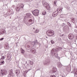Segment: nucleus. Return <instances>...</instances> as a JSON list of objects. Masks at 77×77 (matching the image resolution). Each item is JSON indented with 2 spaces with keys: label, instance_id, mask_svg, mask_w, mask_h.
I'll return each instance as SVG.
<instances>
[{
  "label": "nucleus",
  "instance_id": "obj_1",
  "mask_svg": "<svg viewBox=\"0 0 77 77\" xmlns=\"http://www.w3.org/2000/svg\"><path fill=\"white\" fill-rule=\"evenodd\" d=\"M43 6L45 7L47 10L48 11H50L51 10V8L50 6V5L47 2H45L43 4Z\"/></svg>",
  "mask_w": 77,
  "mask_h": 77
},
{
  "label": "nucleus",
  "instance_id": "obj_2",
  "mask_svg": "<svg viewBox=\"0 0 77 77\" xmlns=\"http://www.w3.org/2000/svg\"><path fill=\"white\" fill-rule=\"evenodd\" d=\"M46 33L47 35L49 36H51L54 35V32L50 30H48L46 32Z\"/></svg>",
  "mask_w": 77,
  "mask_h": 77
},
{
  "label": "nucleus",
  "instance_id": "obj_3",
  "mask_svg": "<svg viewBox=\"0 0 77 77\" xmlns=\"http://www.w3.org/2000/svg\"><path fill=\"white\" fill-rule=\"evenodd\" d=\"M32 14L34 15L35 16H38L39 14V10L37 9H35L32 12Z\"/></svg>",
  "mask_w": 77,
  "mask_h": 77
},
{
  "label": "nucleus",
  "instance_id": "obj_4",
  "mask_svg": "<svg viewBox=\"0 0 77 77\" xmlns=\"http://www.w3.org/2000/svg\"><path fill=\"white\" fill-rule=\"evenodd\" d=\"M1 74L2 75H6L7 74V71L6 70L1 69Z\"/></svg>",
  "mask_w": 77,
  "mask_h": 77
},
{
  "label": "nucleus",
  "instance_id": "obj_5",
  "mask_svg": "<svg viewBox=\"0 0 77 77\" xmlns=\"http://www.w3.org/2000/svg\"><path fill=\"white\" fill-rule=\"evenodd\" d=\"M68 38L69 39H72L74 38V35L72 34H70L69 35Z\"/></svg>",
  "mask_w": 77,
  "mask_h": 77
},
{
  "label": "nucleus",
  "instance_id": "obj_6",
  "mask_svg": "<svg viewBox=\"0 0 77 77\" xmlns=\"http://www.w3.org/2000/svg\"><path fill=\"white\" fill-rule=\"evenodd\" d=\"M20 71L19 69H17L16 71V74L17 76L19 74H20Z\"/></svg>",
  "mask_w": 77,
  "mask_h": 77
},
{
  "label": "nucleus",
  "instance_id": "obj_7",
  "mask_svg": "<svg viewBox=\"0 0 77 77\" xmlns=\"http://www.w3.org/2000/svg\"><path fill=\"white\" fill-rule=\"evenodd\" d=\"M57 14L56 13V12H54L52 14V16H53V17H55L57 16Z\"/></svg>",
  "mask_w": 77,
  "mask_h": 77
},
{
  "label": "nucleus",
  "instance_id": "obj_8",
  "mask_svg": "<svg viewBox=\"0 0 77 77\" xmlns=\"http://www.w3.org/2000/svg\"><path fill=\"white\" fill-rule=\"evenodd\" d=\"M4 64H5V61H2L0 62V65H3Z\"/></svg>",
  "mask_w": 77,
  "mask_h": 77
},
{
  "label": "nucleus",
  "instance_id": "obj_9",
  "mask_svg": "<svg viewBox=\"0 0 77 77\" xmlns=\"http://www.w3.org/2000/svg\"><path fill=\"white\" fill-rule=\"evenodd\" d=\"M56 71H57V69L55 68H53V72H56Z\"/></svg>",
  "mask_w": 77,
  "mask_h": 77
},
{
  "label": "nucleus",
  "instance_id": "obj_10",
  "mask_svg": "<svg viewBox=\"0 0 77 77\" xmlns=\"http://www.w3.org/2000/svg\"><path fill=\"white\" fill-rule=\"evenodd\" d=\"M16 9V11H20V8L19 7H17Z\"/></svg>",
  "mask_w": 77,
  "mask_h": 77
},
{
  "label": "nucleus",
  "instance_id": "obj_11",
  "mask_svg": "<svg viewBox=\"0 0 77 77\" xmlns=\"http://www.w3.org/2000/svg\"><path fill=\"white\" fill-rule=\"evenodd\" d=\"M10 75L11 76H12L13 77V74H14V73L12 72H10L9 73Z\"/></svg>",
  "mask_w": 77,
  "mask_h": 77
},
{
  "label": "nucleus",
  "instance_id": "obj_12",
  "mask_svg": "<svg viewBox=\"0 0 77 77\" xmlns=\"http://www.w3.org/2000/svg\"><path fill=\"white\" fill-rule=\"evenodd\" d=\"M23 4H20V5L19 8H23Z\"/></svg>",
  "mask_w": 77,
  "mask_h": 77
},
{
  "label": "nucleus",
  "instance_id": "obj_13",
  "mask_svg": "<svg viewBox=\"0 0 77 77\" xmlns=\"http://www.w3.org/2000/svg\"><path fill=\"white\" fill-rule=\"evenodd\" d=\"M42 15H45L46 14V11H45L42 12Z\"/></svg>",
  "mask_w": 77,
  "mask_h": 77
},
{
  "label": "nucleus",
  "instance_id": "obj_14",
  "mask_svg": "<svg viewBox=\"0 0 77 77\" xmlns=\"http://www.w3.org/2000/svg\"><path fill=\"white\" fill-rule=\"evenodd\" d=\"M5 57L4 56H2V58L0 59V60H3L4 59H5Z\"/></svg>",
  "mask_w": 77,
  "mask_h": 77
},
{
  "label": "nucleus",
  "instance_id": "obj_15",
  "mask_svg": "<svg viewBox=\"0 0 77 77\" xmlns=\"http://www.w3.org/2000/svg\"><path fill=\"white\" fill-rule=\"evenodd\" d=\"M38 32H39V30H38V29H36L34 32V33H38Z\"/></svg>",
  "mask_w": 77,
  "mask_h": 77
},
{
  "label": "nucleus",
  "instance_id": "obj_16",
  "mask_svg": "<svg viewBox=\"0 0 77 77\" xmlns=\"http://www.w3.org/2000/svg\"><path fill=\"white\" fill-rule=\"evenodd\" d=\"M24 50L22 49V51H21V53H22V54H24Z\"/></svg>",
  "mask_w": 77,
  "mask_h": 77
},
{
  "label": "nucleus",
  "instance_id": "obj_17",
  "mask_svg": "<svg viewBox=\"0 0 77 77\" xmlns=\"http://www.w3.org/2000/svg\"><path fill=\"white\" fill-rule=\"evenodd\" d=\"M30 63L31 65H33V62L32 61H31L30 62Z\"/></svg>",
  "mask_w": 77,
  "mask_h": 77
},
{
  "label": "nucleus",
  "instance_id": "obj_18",
  "mask_svg": "<svg viewBox=\"0 0 77 77\" xmlns=\"http://www.w3.org/2000/svg\"><path fill=\"white\" fill-rule=\"evenodd\" d=\"M51 44H54V41L53 40H52L51 41Z\"/></svg>",
  "mask_w": 77,
  "mask_h": 77
},
{
  "label": "nucleus",
  "instance_id": "obj_19",
  "mask_svg": "<svg viewBox=\"0 0 77 77\" xmlns=\"http://www.w3.org/2000/svg\"><path fill=\"white\" fill-rule=\"evenodd\" d=\"M32 52H34V51H35V49H33V50H32Z\"/></svg>",
  "mask_w": 77,
  "mask_h": 77
},
{
  "label": "nucleus",
  "instance_id": "obj_20",
  "mask_svg": "<svg viewBox=\"0 0 77 77\" xmlns=\"http://www.w3.org/2000/svg\"><path fill=\"white\" fill-rule=\"evenodd\" d=\"M54 5H56V6H57V5H56V2L54 1Z\"/></svg>",
  "mask_w": 77,
  "mask_h": 77
},
{
  "label": "nucleus",
  "instance_id": "obj_21",
  "mask_svg": "<svg viewBox=\"0 0 77 77\" xmlns=\"http://www.w3.org/2000/svg\"><path fill=\"white\" fill-rule=\"evenodd\" d=\"M75 74H77V70H75Z\"/></svg>",
  "mask_w": 77,
  "mask_h": 77
},
{
  "label": "nucleus",
  "instance_id": "obj_22",
  "mask_svg": "<svg viewBox=\"0 0 77 77\" xmlns=\"http://www.w3.org/2000/svg\"><path fill=\"white\" fill-rule=\"evenodd\" d=\"M29 22H32V19H30L29 20Z\"/></svg>",
  "mask_w": 77,
  "mask_h": 77
},
{
  "label": "nucleus",
  "instance_id": "obj_23",
  "mask_svg": "<svg viewBox=\"0 0 77 77\" xmlns=\"http://www.w3.org/2000/svg\"><path fill=\"white\" fill-rule=\"evenodd\" d=\"M4 39V38H2L1 39H0V41H2L3 39Z\"/></svg>",
  "mask_w": 77,
  "mask_h": 77
},
{
  "label": "nucleus",
  "instance_id": "obj_24",
  "mask_svg": "<svg viewBox=\"0 0 77 77\" xmlns=\"http://www.w3.org/2000/svg\"><path fill=\"white\" fill-rule=\"evenodd\" d=\"M51 77H56V76L54 75H52Z\"/></svg>",
  "mask_w": 77,
  "mask_h": 77
},
{
  "label": "nucleus",
  "instance_id": "obj_25",
  "mask_svg": "<svg viewBox=\"0 0 77 77\" xmlns=\"http://www.w3.org/2000/svg\"><path fill=\"white\" fill-rule=\"evenodd\" d=\"M61 8H60L58 12H59L60 11H61Z\"/></svg>",
  "mask_w": 77,
  "mask_h": 77
},
{
  "label": "nucleus",
  "instance_id": "obj_26",
  "mask_svg": "<svg viewBox=\"0 0 77 77\" xmlns=\"http://www.w3.org/2000/svg\"><path fill=\"white\" fill-rule=\"evenodd\" d=\"M59 8H57V12H59Z\"/></svg>",
  "mask_w": 77,
  "mask_h": 77
},
{
  "label": "nucleus",
  "instance_id": "obj_27",
  "mask_svg": "<svg viewBox=\"0 0 77 77\" xmlns=\"http://www.w3.org/2000/svg\"><path fill=\"white\" fill-rule=\"evenodd\" d=\"M5 47H8V45H5Z\"/></svg>",
  "mask_w": 77,
  "mask_h": 77
},
{
  "label": "nucleus",
  "instance_id": "obj_28",
  "mask_svg": "<svg viewBox=\"0 0 77 77\" xmlns=\"http://www.w3.org/2000/svg\"><path fill=\"white\" fill-rule=\"evenodd\" d=\"M33 29H35V28H33Z\"/></svg>",
  "mask_w": 77,
  "mask_h": 77
},
{
  "label": "nucleus",
  "instance_id": "obj_29",
  "mask_svg": "<svg viewBox=\"0 0 77 77\" xmlns=\"http://www.w3.org/2000/svg\"><path fill=\"white\" fill-rule=\"evenodd\" d=\"M74 19H73V20H74Z\"/></svg>",
  "mask_w": 77,
  "mask_h": 77
},
{
  "label": "nucleus",
  "instance_id": "obj_30",
  "mask_svg": "<svg viewBox=\"0 0 77 77\" xmlns=\"http://www.w3.org/2000/svg\"><path fill=\"white\" fill-rule=\"evenodd\" d=\"M76 28H77V26H76Z\"/></svg>",
  "mask_w": 77,
  "mask_h": 77
},
{
  "label": "nucleus",
  "instance_id": "obj_31",
  "mask_svg": "<svg viewBox=\"0 0 77 77\" xmlns=\"http://www.w3.org/2000/svg\"><path fill=\"white\" fill-rule=\"evenodd\" d=\"M60 65H61V64H60Z\"/></svg>",
  "mask_w": 77,
  "mask_h": 77
}]
</instances>
